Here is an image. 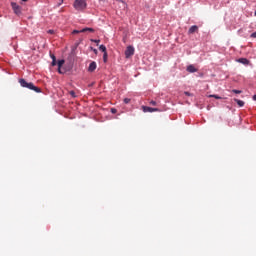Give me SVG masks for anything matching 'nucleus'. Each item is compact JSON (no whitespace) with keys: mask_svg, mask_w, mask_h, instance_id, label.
<instances>
[{"mask_svg":"<svg viewBox=\"0 0 256 256\" xmlns=\"http://www.w3.org/2000/svg\"><path fill=\"white\" fill-rule=\"evenodd\" d=\"M19 83H20L21 87L30 89V91H35V93H41V88L35 86V84H33V82H26L25 79L21 78L19 80Z\"/></svg>","mask_w":256,"mask_h":256,"instance_id":"obj_1","label":"nucleus"},{"mask_svg":"<svg viewBox=\"0 0 256 256\" xmlns=\"http://www.w3.org/2000/svg\"><path fill=\"white\" fill-rule=\"evenodd\" d=\"M73 7L76 11H85L87 9V0H75Z\"/></svg>","mask_w":256,"mask_h":256,"instance_id":"obj_2","label":"nucleus"},{"mask_svg":"<svg viewBox=\"0 0 256 256\" xmlns=\"http://www.w3.org/2000/svg\"><path fill=\"white\" fill-rule=\"evenodd\" d=\"M133 55H135V48L133 46H128L125 51L126 59L133 57Z\"/></svg>","mask_w":256,"mask_h":256,"instance_id":"obj_3","label":"nucleus"},{"mask_svg":"<svg viewBox=\"0 0 256 256\" xmlns=\"http://www.w3.org/2000/svg\"><path fill=\"white\" fill-rule=\"evenodd\" d=\"M11 7L15 13V15H21V6H19L17 3L15 2H11Z\"/></svg>","mask_w":256,"mask_h":256,"instance_id":"obj_4","label":"nucleus"},{"mask_svg":"<svg viewBox=\"0 0 256 256\" xmlns=\"http://www.w3.org/2000/svg\"><path fill=\"white\" fill-rule=\"evenodd\" d=\"M63 65H65V60L64 59L58 60L57 66H58V73H60V75H63V73H65V71L61 69Z\"/></svg>","mask_w":256,"mask_h":256,"instance_id":"obj_5","label":"nucleus"},{"mask_svg":"<svg viewBox=\"0 0 256 256\" xmlns=\"http://www.w3.org/2000/svg\"><path fill=\"white\" fill-rule=\"evenodd\" d=\"M95 69H97V62L92 61L89 64L88 71H89V73H93V71H95Z\"/></svg>","mask_w":256,"mask_h":256,"instance_id":"obj_6","label":"nucleus"},{"mask_svg":"<svg viewBox=\"0 0 256 256\" xmlns=\"http://www.w3.org/2000/svg\"><path fill=\"white\" fill-rule=\"evenodd\" d=\"M196 31H199V27L197 25H193L189 28L188 34L193 35V33H196Z\"/></svg>","mask_w":256,"mask_h":256,"instance_id":"obj_7","label":"nucleus"},{"mask_svg":"<svg viewBox=\"0 0 256 256\" xmlns=\"http://www.w3.org/2000/svg\"><path fill=\"white\" fill-rule=\"evenodd\" d=\"M143 111H144V113H153L154 111H157V108H151L149 106H144Z\"/></svg>","mask_w":256,"mask_h":256,"instance_id":"obj_8","label":"nucleus"},{"mask_svg":"<svg viewBox=\"0 0 256 256\" xmlns=\"http://www.w3.org/2000/svg\"><path fill=\"white\" fill-rule=\"evenodd\" d=\"M186 71H188V73H197V68H195L194 65H189V66L186 68Z\"/></svg>","mask_w":256,"mask_h":256,"instance_id":"obj_9","label":"nucleus"},{"mask_svg":"<svg viewBox=\"0 0 256 256\" xmlns=\"http://www.w3.org/2000/svg\"><path fill=\"white\" fill-rule=\"evenodd\" d=\"M238 63H242V65H249V61L247 60V58L238 59Z\"/></svg>","mask_w":256,"mask_h":256,"instance_id":"obj_10","label":"nucleus"},{"mask_svg":"<svg viewBox=\"0 0 256 256\" xmlns=\"http://www.w3.org/2000/svg\"><path fill=\"white\" fill-rule=\"evenodd\" d=\"M87 31H89L90 33L95 32V30L93 28H84V29L80 30V33H87Z\"/></svg>","mask_w":256,"mask_h":256,"instance_id":"obj_11","label":"nucleus"},{"mask_svg":"<svg viewBox=\"0 0 256 256\" xmlns=\"http://www.w3.org/2000/svg\"><path fill=\"white\" fill-rule=\"evenodd\" d=\"M234 101L237 103L238 107H244L245 102L243 100L234 99Z\"/></svg>","mask_w":256,"mask_h":256,"instance_id":"obj_12","label":"nucleus"},{"mask_svg":"<svg viewBox=\"0 0 256 256\" xmlns=\"http://www.w3.org/2000/svg\"><path fill=\"white\" fill-rule=\"evenodd\" d=\"M99 51H102V53H107V47H105V45H100Z\"/></svg>","mask_w":256,"mask_h":256,"instance_id":"obj_13","label":"nucleus"},{"mask_svg":"<svg viewBox=\"0 0 256 256\" xmlns=\"http://www.w3.org/2000/svg\"><path fill=\"white\" fill-rule=\"evenodd\" d=\"M103 61L104 63H107V52L103 54Z\"/></svg>","mask_w":256,"mask_h":256,"instance_id":"obj_14","label":"nucleus"},{"mask_svg":"<svg viewBox=\"0 0 256 256\" xmlns=\"http://www.w3.org/2000/svg\"><path fill=\"white\" fill-rule=\"evenodd\" d=\"M209 97H213L214 99H221V97L219 95H215V94L210 95Z\"/></svg>","mask_w":256,"mask_h":256,"instance_id":"obj_15","label":"nucleus"},{"mask_svg":"<svg viewBox=\"0 0 256 256\" xmlns=\"http://www.w3.org/2000/svg\"><path fill=\"white\" fill-rule=\"evenodd\" d=\"M124 103H125L126 105L129 104V103H131V99L125 98V99H124Z\"/></svg>","mask_w":256,"mask_h":256,"instance_id":"obj_16","label":"nucleus"},{"mask_svg":"<svg viewBox=\"0 0 256 256\" xmlns=\"http://www.w3.org/2000/svg\"><path fill=\"white\" fill-rule=\"evenodd\" d=\"M250 37H251L252 39H256V32L252 33V34L250 35Z\"/></svg>","mask_w":256,"mask_h":256,"instance_id":"obj_17","label":"nucleus"},{"mask_svg":"<svg viewBox=\"0 0 256 256\" xmlns=\"http://www.w3.org/2000/svg\"><path fill=\"white\" fill-rule=\"evenodd\" d=\"M57 65V60H52V67H55Z\"/></svg>","mask_w":256,"mask_h":256,"instance_id":"obj_18","label":"nucleus"},{"mask_svg":"<svg viewBox=\"0 0 256 256\" xmlns=\"http://www.w3.org/2000/svg\"><path fill=\"white\" fill-rule=\"evenodd\" d=\"M233 93H236V95H239L241 93V90H233Z\"/></svg>","mask_w":256,"mask_h":256,"instance_id":"obj_19","label":"nucleus"},{"mask_svg":"<svg viewBox=\"0 0 256 256\" xmlns=\"http://www.w3.org/2000/svg\"><path fill=\"white\" fill-rule=\"evenodd\" d=\"M72 33L75 35V34H77V33H81V30H73Z\"/></svg>","mask_w":256,"mask_h":256,"instance_id":"obj_20","label":"nucleus"},{"mask_svg":"<svg viewBox=\"0 0 256 256\" xmlns=\"http://www.w3.org/2000/svg\"><path fill=\"white\" fill-rule=\"evenodd\" d=\"M48 33H49L50 35H53V33H55V30H48Z\"/></svg>","mask_w":256,"mask_h":256,"instance_id":"obj_21","label":"nucleus"},{"mask_svg":"<svg viewBox=\"0 0 256 256\" xmlns=\"http://www.w3.org/2000/svg\"><path fill=\"white\" fill-rule=\"evenodd\" d=\"M51 59H52V61L57 60V58L55 57V55H51Z\"/></svg>","mask_w":256,"mask_h":256,"instance_id":"obj_22","label":"nucleus"},{"mask_svg":"<svg viewBox=\"0 0 256 256\" xmlns=\"http://www.w3.org/2000/svg\"><path fill=\"white\" fill-rule=\"evenodd\" d=\"M111 113H117V109L112 108V109H111Z\"/></svg>","mask_w":256,"mask_h":256,"instance_id":"obj_23","label":"nucleus"},{"mask_svg":"<svg viewBox=\"0 0 256 256\" xmlns=\"http://www.w3.org/2000/svg\"><path fill=\"white\" fill-rule=\"evenodd\" d=\"M150 105H157V102L151 101V102H150Z\"/></svg>","mask_w":256,"mask_h":256,"instance_id":"obj_24","label":"nucleus"},{"mask_svg":"<svg viewBox=\"0 0 256 256\" xmlns=\"http://www.w3.org/2000/svg\"><path fill=\"white\" fill-rule=\"evenodd\" d=\"M70 95H72V97H75V92H74V91H71V92H70Z\"/></svg>","mask_w":256,"mask_h":256,"instance_id":"obj_25","label":"nucleus"},{"mask_svg":"<svg viewBox=\"0 0 256 256\" xmlns=\"http://www.w3.org/2000/svg\"><path fill=\"white\" fill-rule=\"evenodd\" d=\"M253 101H256V94L252 97Z\"/></svg>","mask_w":256,"mask_h":256,"instance_id":"obj_26","label":"nucleus"},{"mask_svg":"<svg viewBox=\"0 0 256 256\" xmlns=\"http://www.w3.org/2000/svg\"><path fill=\"white\" fill-rule=\"evenodd\" d=\"M95 43H99V40H95Z\"/></svg>","mask_w":256,"mask_h":256,"instance_id":"obj_27","label":"nucleus"},{"mask_svg":"<svg viewBox=\"0 0 256 256\" xmlns=\"http://www.w3.org/2000/svg\"><path fill=\"white\" fill-rule=\"evenodd\" d=\"M186 95H189V92H185Z\"/></svg>","mask_w":256,"mask_h":256,"instance_id":"obj_28","label":"nucleus"},{"mask_svg":"<svg viewBox=\"0 0 256 256\" xmlns=\"http://www.w3.org/2000/svg\"><path fill=\"white\" fill-rule=\"evenodd\" d=\"M21 1L27 2L28 0H21Z\"/></svg>","mask_w":256,"mask_h":256,"instance_id":"obj_29","label":"nucleus"},{"mask_svg":"<svg viewBox=\"0 0 256 256\" xmlns=\"http://www.w3.org/2000/svg\"><path fill=\"white\" fill-rule=\"evenodd\" d=\"M100 1H105V0H100Z\"/></svg>","mask_w":256,"mask_h":256,"instance_id":"obj_30","label":"nucleus"}]
</instances>
